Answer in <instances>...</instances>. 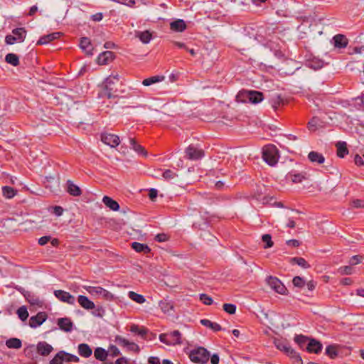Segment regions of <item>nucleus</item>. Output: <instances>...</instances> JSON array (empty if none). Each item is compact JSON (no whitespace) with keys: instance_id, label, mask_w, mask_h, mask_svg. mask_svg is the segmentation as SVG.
I'll use <instances>...</instances> for the list:
<instances>
[{"instance_id":"1","label":"nucleus","mask_w":364,"mask_h":364,"mask_svg":"<svg viewBox=\"0 0 364 364\" xmlns=\"http://www.w3.org/2000/svg\"><path fill=\"white\" fill-rule=\"evenodd\" d=\"M237 102H250L257 104L262 102L264 99L263 93L255 90H242L240 91L236 96Z\"/></svg>"},{"instance_id":"2","label":"nucleus","mask_w":364,"mask_h":364,"mask_svg":"<svg viewBox=\"0 0 364 364\" xmlns=\"http://www.w3.org/2000/svg\"><path fill=\"white\" fill-rule=\"evenodd\" d=\"M277 349L283 351L288 356L294 359L295 364H302L303 361L299 354L291 348L290 344L287 341L277 340L274 342Z\"/></svg>"},{"instance_id":"3","label":"nucleus","mask_w":364,"mask_h":364,"mask_svg":"<svg viewBox=\"0 0 364 364\" xmlns=\"http://www.w3.org/2000/svg\"><path fill=\"white\" fill-rule=\"evenodd\" d=\"M210 352L205 348L199 346L191 350L190 360L195 363L205 364L209 360Z\"/></svg>"},{"instance_id":"4","label":"nucleus","mask_w":364,"mask_h":364,"mask_svg":"<svg viewBox=\"0 0 364 364\" xmlns=\"http://www.w3.org/2000/svg\"><path fill=\"white\" fill-rule=\"evenodd\" d=\"M262 159L269 166H274L279 159L278 150L273 144H268L262 149Z\"/></svg>"},{"instance_id":"5","label":"nucleus","mask_w":364,"mask_h":364,"mask_svg":"<svg viewBox=\"0 0 364 364\" xmlns=\"http://www.w3.org/2000/svg\"><path fill=\"white\" fill-rule=\"evenodd\" d=\"M26 36L25 28H16L12 30V35H7L5 37V42L8 45H13L16 42H23Z\"/></svg>"},{"instance_id":"6","label":"nucleus","mask_w":364,"mask_h":364,"mask_svg":"<svg viewBox=\"0 0 364 364\" xmlns=\"http://www.w3.org/2000/svg\"><path fill=\"white\" fill-rule=\"evenodd\" d=\"M266 282L267 284L278 294H287V287L278 278L272 276H269L266 279Z\"/></svg>"},{"instance_id":"7","label":"nucleus","mask_w":364,"mask_h":364,"mask_svg":"<svg viewBox=\"0 0 364 364\" xmlns=\"http://www.w3.org/2000/svg\"><path fill=\"white\" fill-rule=\"evenodd\" d=\"M117 83L116 81L113 80V77H107L104 82L105 89L102 92V96H105L109 99L115 97V93L117 90L116 87Z\"/></svg>"},{"instance_id":"8","label":"nucleus","mask_w":364,"mask_h":364,"mask_svg":"<svg viewBox=\"0 0 364 364\" xmlns=\"http://www.w3.org/2000/svg\"><path fill=\"white\" fill-rule=\"evenodd\" d=\"M186 157L189 160L196 161L204 156V151L201 149L191 144L185 150Z\"/></svg>"},{"instance_id":"9","label":"nucleus","mask_w":364,"mask_h":364,"mask_svg":"<svg viewBox=\"0 0 364 364\" xmlns=\"http://www.w3.org/2000/svg\"><path fill=\"white\" fill-rule=\"evenodd\" d=\"M286 178L294 183H301L307 179V173L305 171L291 170L286 175Z\"/></svg>"},{"instance_id":"10","label":"nucleus","mask_w":364,"mask_h":364,"mask_svg":"<svg viewBox=\"0 0 364 364\" xmlns=\"http://www.w3.org/2000/svg\"><path fill=\"white\" fill-rule=\"evenodd\" d=\"M102 141L112 148L117 147L119 143V137L113 134L103 133L101 134Z\"/></svg>"},{"instance_id":"11","label":"nucleus","mask_w":364,"mask_h":364,"mask_svg":"<svg viewBox=\"0 0 364 364\" xmlns=\"http://www.w3.org/2000/svg\"><path fill=\"white\" fill-rule=\"evenodd\" d=\"M54 295L61 301L71 305L75 304V297L68 291L63 290H55L54 291Z\"/></svg>"},{"instance_id":"12","label":"nucleus","mask_w":364,"mask_h":364,"mask_svg":"<svg viewBox=\"0 0 364 364\" xmlns=\"http://www.w3.org/2000/svg\"><path fill=\"white\" fill-rule=\"evenodd\" d=\"M323 349L322 343L315 338H310L306 346V351L310 353L318 354Z\"/></svg>"},{"instance_id":"13","label":"nucleus","mask_w":364,"mask_h":364,"mask_svg":"<svg viewBox=\"0 0 364 364\" xmlns=\"http://www.w3.org/2000/svg\"><path fill=\"white\" fill-rule=\"evenodd\" d=\"M47 319L46 312H39L36 316H33L29 319L30 327L35 328L40 326Z\"/></svg>"},{"instance_id":"14","label":"nucleus","mask_w":364,"mask_h":364,"mask_svg":"<svg viewBox=\"0 0 364 364\" xmlns=\"http://www.w3.org/2000/svg\"><path fill=\"white\" fill-rule=\"evenodd\" d=\"M88 291L92 294L102 295V296L107 300H112L114 298L111 292L101 287H90Z\"/></svg>"},{"instance_id":"15","label":"nucleus","mask_w":364,"mask_h":364,"mask_svg":"<svg viewBox=\"0 0 364 364\" xmlns=\"http://www.w3.org/2000/svg\"><path fill=\"white\" fill-rule=\"evenodd\" d=\"M333 44L336 48H345L348 44V40L346 36L343 34H337L333 37Z\"/></svg>"},{"instance_id":"16","label":"nucleus","mask_w":364,"mask_h":364,"mask_svg":"<svg viewBox=\"0 0 364 364\" xmlns=\"http://www.w3.org/2000/svg\"><path fill=\"white\" fill-rule=\"evenodd\" d=\"M115 341L120 346L127 347L129 350H139V346L134 342H130L127 339L122 337L121 336H117Z\"/></svg>"},{"instance_id":"17","label":"nucleus","mask_w":364,"mask_h":364,"mask_svg":"<svg viewBox=\"0 0 364 364\" xmlns=\"http://www.w3.org/2000/svg\"><path fill=\"white\" fill-rule=\"evenodd\" d=\"M59 328L65 332H70L73 330V323L70 318L65 317L58 319Z\"/></svg>"},{"instance_id":"18","label":"nucleus","mask_w":364,"mask_h":364,"mask_svg":"<svg viewBox=\"0 0 364 364\" xmlns=\"http://www.w3.org/2000/svg\"><path fill=\"white\" fill-rule=\"evenodd\" d=\"M114 58V53L112 51H105L97 57V63L99 65H107Z\"/></svg>"},{"instance_id":"19","label":"nucleus","mask_w":364,"mask_h":364,"mask_svg":"<svg viewBox=\"0 0 364 364\" xmlns=\"http://www.w3.org/2000/svg\"><path fill=\"white\" fill-rule=\"evenodd\" d=\"M37 352L43 356L49 355L53 350L51 345L45 341H41L37 344Z\"/></svg>"},{"instance_id":"20","label":"nucleus","mask_w":364,"mask_h":364,"mask_svg":"<svg viewBox=\"0 0 364 364\" xmlns=\"http://www.w3.org/2000/svg\"><path fill=\"white\" fill-rule=\"evenodd\" d=\"M66 191L73 196H80L82 194L80 188L70 180L67 181Z\"/></svg>"},{"instance_id":"21","label":"nucleus","mask_w":364,"mask_h":364,"mask_svg":"<svg viewBox=\"0 0 364 364\" xmlns=\"http://www.w3.org/2000/svg\"><path fill=\"white\" fill-rule=\"evenodd\" d=\"M77 302L81 307L86 310L95 309V303L90 300L86 296L79 295L77 297Z\"/></svg>"},{"instance_id":"22","label":"nucleus","mask_w":364,"mask_h":364,"mask_svg":"<svg viewBox=\"0 0 364 364\" xmlns=\"http://www.w3.org/2000/svg\"><path fill=\"white\" fill-rule=\"evenodd\" d=\"M62 33L60 32H54L48 35H45L41 36L37 42V45H44L47 44L61 36Z\"/></svg>"},{"instance_id":"23","label":"nucleus","mask_w":364,"mask_h":364,"mask_svg":"<svg viewBox=\"0 0 364 364\" xmlns=\"http://www.w3.org/2000/svg\"><path fill=\"white\" fill-rule=\"evenodd\" d=\"M80 47L88 55H92V46L90 40L87 37H82L80 38Z\"/></svg>"},{"instance_id":"24","label":"nucleus","mask_w":364,"mask_h":364,"mask_svg":"<svg viewBox=\"0 0 364 364\" xmlns=\"http://www.w3.org/2000/svg\"><path fill=\"white\" fill-rule=\"evenodd\" d=\"M167 335L169 338V346L171 345H179L182 343L181 333L179 331L175 330L172 332L168 333Z\"/></svg>"},{"instance_id":"25","label":"nucleus","mask_w":364,"mask_h":364,"mask_svg":"<svg viewBox=\"0 0 364 364\" xmlns=\"http://www.w3.org/2000/svg\"><path fill=\"white\" fill-rule=\"evenodd\" d=\"M132 248L136 252L148 254L151 252V248L146 245L138 242H133L131 244Z\"/></svg>"},{"instance_id":"26","label":"nucleus","mask_w":364,"mask_h":364,"mask_svg":"<svg viewBox=\"0 0 364 364\" xmlns=\"http://www.w3.org/2000/svg\"><path fill=\"white\" fill-rule=\"evenodd\" d=\"M102 202L107 208L113 211L119 210L120 206L119 203L109 196H105L102 198Z\"/></svg>"},{"instance_id":"27","label":"nucleus","mask_w":364,"mask_h":364,"mask_svg":"<svg viewBox=\"0 0 364 364\" xmlns=\"http://www.w3.org/2000/svg\"><path fill=\"white\" fill-rule=\"evenodd\" d=\"M24 296L27 301L32 306H41L43 302L39 299L38 296L34 295L31 291H26V294H24Z\"/></svg>"},{"instance_id":"28","label":"nucleus","mask_w":364,"mask_h":364,"mask_svg":"<svg viewBox=\"0 0 364 364\" xmlns=\"http://www.w3.org/2000/svg\"><path fill=\"white\" fill-rule=\"evenodd\" d=\"M170 28L176 32H182L186 28V24L182 19H178L171 23Z\"/></svg>"},{"instance_id":"29","label":"nucleus","mask_w":364,"mask_h":364,"mask_svg":"<svg viewBox=\"0 0 364 364\" xmlns=\"http://www.w3.org/2000/svg\"><path fill=\"white\" fill-rule=\"evenodd\" d=\"M308 159L311 162L318 163L319 164H321L325 161L324 156L321 154L314 151H310L309 153Z\"/></svg>"},{"instance_id":"30","label":"nucleus","mask_w":364,"mask_h":364,"mask_svg":"<svg viewBox=\"0 0 364 364\" xmlns=\"http://www.w3.org/2000/svg\"><path fill=\"white\" fill-rule=\"evenodd\" d=\"M309 340V338L308 336L301 334L296 335L294 338V342L299 346L300 348L306 350Z\"/></svg>"},{"instance_id":"31","label":"nucleus","mask_w":364,"mask_h":364,"mask_svg":"<svg viewBox=\"0 0 364 364\" xmlns=\"http://www.w3.org/2000/svg\"><path fill=\"white\" fill-rule=\"evenodd\" d=\"M78 353L82 357L89 358L92 355V350L87 344L80 343L78 345Z\"/></svg>"},{"instance_id":"32","label":"nucleus","mask_w":364,"mask_h":364,"mask_svg":"<svg viewBox=\"0 0 364 364\" xmlns=\"http://www.w3.org/2000/svg\"><path fill=\"white\" fill-rule=\"evenodd\" d=\"M336 146L337 148V156L338 157L343 158L348 154L347 144L345 141H338Z\"/></svg>"},{"instance_id":"33","label":"nucleus","mask_w":364,"mask_h":364,"mask_svg":"<svg viewBox=\"0 0 364 364\" xmlns=\"http://www.w3.org/2000/svg\"><path fill=\"white\" fill-rule=\"evenodd\" d=\"M200 322L203 326L211 328L213 331L216 332L223 330L221 326L219 323L212 322L208 319H201Z\"/></svg>"},{"instance_id":"34","label":"nucleus","mask_w":364,"mask_h":364,"mask_svg":"<svg viewBox=\"0 0 364 364\" xmlns=\"http://www.w3.org/2000/svg\"><path fill=\"white\" fill-rule=\"evenodd\" d=\"M129 144L130 147L133 149L138 154H142L143 156H146L147 152L144 149L143 146H141L140 144H138V143L136 141V140L133 138H129Z\"/></svg>"},{"instance_id":"35","label":"nucleus","mask_w":364,"mask_h":364,"mask_svg":"<svg viewBox=\"0 0 364 364\" xmlns=\"http://www.w3.org/2000/svg\"><path fill=\"white\" fill-rule=\"evenodd\" d=\"M306 63L307 64V65L309 68H313L314 70H318V69L321 68L324 64L323 60H321L317 58H315V57L311 59L308 60Z\"/></svg>"},{"instance_id":"36","label":"nucleus","mask_w":364,"mask_h":364,"mask_svg":"<svg viewBox=\"0 0 364 364\" xmlns=\"http://www.w3.org/2000/svg\"><path fill=\"white\" fill-rule=\"evenodd\" d=\"M136 37L139 38L143 43H148L152 38V35L149 31H137L135 34Z\"/></svg>"},{"instance_id":"37","label":"nucleus","mask_w":364,"mask_h":364,"mask_svg":"<svg viewBox=\"0 0 364 364\" xmlns=\"http://www.w3.org/2000/svg\"><path fill=\"white\" fill-rule=\"evenodd\" d=\"M6 345L9 348L19 349L22 346V342L19 338H11L6 341Z\"/></svg>"},{"instance_id":"38","label":"nucleus","mask_w":364,"mask_h":364,"mask_svg":"<svg viewBox=\"0 0 364 364\" xmlns=\"http://www.w3.org/2000/svg\"><path fill=\"white\" fill-rule=\"evenodd\" d=\"M94 355L97 360L105 361L107 359L108 353L105 349L98 347L95 350Z\"/></svg>"},{"instance_id":"39","label":"nucleus","mask_w":364,"mask_h":364,"mask_svg":"<svg viewBox=\"0 0 364 364\" xmlns=\"http://www.w3.org/2000/svg\"><path fill=\"white\" fill-rule=\"evenodd\" d=\"M289 262L291 264H296L304 269H309L310 267L309 263L303 257H291Z\"/></svg>"},{"instance_id":"40","label":"nucleus","mask_w":364,"mask_h":364,"mask_svg":"<svg viewBox=\"0 0 364 364\" xmlns=\"http://www.w3.org/2000/svg\"><path fill=\"white\" fill-rule=\"evenodd\" d=\"M164 76H160V75L152 76L149 78L144 79L142 81V85L144 86H150L154 83L161 82L162 80H164Z\"/></svg>"},{"instance_id":"41","label":"nucleus","mask_w":364,"mask_h":364,"mask_svg":"<svg viewBox=\"0 0 364 364\" xmlns=\"http://www.w3.org/2000/svg\"><path fill=\"white\" fill-rule=\"evenodd\" d=\"M5 60L7 63L13 66H17L19 64V58L15 53H8L5 57Z\"/></svg>"},{"instance_id":"42","label":"nucleus","mask_w":364,"mask_h":364,"mask_svg":"<svg viewBox=\"0 0 364 364\" xmlns=\"http://www.w3.org/2000/svg\"><path fill=\"white\" fill-rule=\"evenodd\" d=\"M3 196L6 198H12L15 196L17 191L14 188L8 186L2 187Z\"/></svg>"},{"instance_id":"43","label":"nucleus","mask_w":364,"mask_h":364,"mask_svg":"<svg viewBox=\"0 0 364 364\" xmlns=\"http://www.w3.org/2000/svg\"><path fill=\"white\" fill-rule=\"evenodd\" d=\"M159 307L164 313H168L173 309V304L171 301L164 300L159 302Z\"/></svg>"},{"instance_id":"44","label":"nucleus","mask_w":364,"mask_h":364,"mask_svg":"<svg viewBox=\"0 0 364 364\" xmlns=\"http://www.w3.org/2000/svg\"><path fill=\"white\" fill-rule=\"evenodd\" d=\"M129 297L135 302L138 304H143L145 302L146 299L144 296L141 294H139L134 291H129L128 293Z\"/></svg>"},{"instance_id":"45","label":"nucleus","mask_w":364,"mask_h":364,"mask_svg":"<svg viewBox=\"0 0 364 364\" xmlns=\"http://www.w3.org/2000/svg\"><path fill=\"white\" fill-rule=\"evenodd\" d=\"M321 121L318 117H314L308 122V128L309 130H316L318 127L321 126Z\"/></svg>"},{"instance_id":"46","label":"nucleus","mask_w":364,"mask_h":364,"mask_svg":"<svg viewBox=\"0 0 364 364\" xmlns=\"http://www.w3.org/2000/svg\"><path fill=\"white\" fill-rule=\"evenodd\" d=\"M16 314L18 318L23 321H25L28 317V312L27 311V308L25 306L19 307L16 311Z\"/></svg>"},{"instance_id":"47","label":"nucleus","mask_w":364,"mask_h":364,"mask_svg":"<svg viewBox=\"0 0 364 364\" xmlns=\"http://www.w3.org/2000/svg\"><path fill=\"white\" fill-rule=\"evenodd\" d=\"M271 104L274 109L277 110L280 105L284 104V100L280 95H277L271 99Z\"/></svg>"},{"instance_id":"48","label":"nucleus","mask_w":364,"mask_h":364,"mask_svg":"<svg viewBox=\"0 0 364 364\" xmlns=\"http://www.w3.org/2000/svg\"><path fill=\"white\" fill-rule=\"evenodd\" d=\"M326 354L331 358L334 359L338 355V351L336 346L330 345L326 348Z\"/></svg>"},{"instance_id":"49","label":"nucleus","mask_w":364,"mask_h":364,"mask_svg":"<svg viewBox=\"0 0 364 364\" xmlns=\"http://www.w3.org/2000/svg\"><path fill=\"white\" fill-rule=\"evenodd\" d=\"M262 240L263 242L265 243L264 245V248L267 249L270 248L273 246L274 242L272 240V236L269 234H264L262 236Z\"/></svg>"},{"instance_id":"50","label":"nucleus","mask_w":364,"mask_h":364,"mask_svg":"<svg viewBox=\"0 0 364 364\" xmlns=\"http://www.w3.org/2000/svg\"><path fill=\"white\" fill-rule=\"evenodd\" d=\"M92 314L94 316L102 318L104 315L105 314V309L101 306H95V309H92Z\"/></svg>"},{"instance_id":"51","label":"nucleus","mask_w":364,"mask_h":364,"mask_svg":"<svg viewBox=\"0 0 364 364\" xmlns=\"http://www.w3.org/2000/svg\"><path fill=\"white\" fill-rule=\"evenodd\" d=\"M65 353V351L61 350L58 352L55 357L50 360V364H63V361H64V358H63L62 355Z\"/></svg>"},{"instance_id":"52","label":"nucleus","mask_w":364,"mask_h":364,"mask_svg":"<svg viewBox=\"0 0 364 364\" xmlns=\"http://www.w3.org/2000/svg\"><path fill=\"white\" fill-rule=\"evenodd\" d=\"M292 283L294 287L298 288H302L306 284L305 280L302 277L299 276H296L293 278Z\"/></svg>"},{"instance_id":"53","label":"nucleus","mask_w":364,"mask_h":364,"mask_svg":"<svg viewBox=\"0 0 364 364\" xmlns=\"http://www.w3.org/2000/svg\"><path fill=\"white\" fill-rule=\"evenodd\" d=\"M63 358H64V360L66 362H79V358L75 355L68 353L65 352V353H63L62 355Z\"/></svg>"},{"instance_id":"54","label":"nucleus","mask_w":364,"mask_h":364,"mask_svg":"<svg viewBox=\"0 0 364 364\" xmlns=\"http://www.w3.org/2000/svg\"><path fill=\"white\" fill-rule=\"evenodd\" d=\"M223 310L229 314H235L236 311V306L232 304H224Z\"/></svg>"},{"instance_id":"55","label":"nucleus","mask_w":364,"mask_h":364,"mask_svg":"<svg viewBox=\"0 0 364 364\" xmlns=\"http://www.w3.org/2000/svg\"><path fill=\"white\" fill-rule=\"evenodd\" d=\"M199 298L205 305H211L213 303V299L206 294H200Z\"/></svg>"},{"instance_id":"56","label":"nucleus","mask_w":364,"mask_h":364,"mask_svg":"<svg viewBox=\"0 0 364 364\" xmlns=\"http://www.w3.org/2000/svg\"><path fill=\"white\" fill-rule=\"evenodd\" d=\"M162 176L166 180H171L176 178L177 176V174L176 172L170 169H166L164 171Z\"/></svg>"},{"instance_id":"57","label":"nucleus","mask_w":364,"mask_h":364,"mask_svg":"<svg viewBox=\"0 0 364 364\" xmlns=\"http://www.w3.org/2000/svg\"><path fill=\"white\" fill-rule=\"evenodd\" d=\"M155 240L159 242H163L168 240V236L165 233H159L155 236Z\"/></svg>"},{"instance_id":"58","label":"nucleus","mask_w":364,"mask_h":364,"mask_svg":"<svg viewBox=\"0 0 364 364\" xmlns=\"http://www.w3.org/2000/svg\"><path fill=\"white\" fill-rule=\"evenodd\" d=\"M351 205L353 208H364V200L355 199L351 202Z\"/></svg>"},{"instance_id":"59","label":"nucleus","mask_w":364,"mask_h":364,"mask_svg":"<svg viewBox=\"0 0 364 364\" xmlns=\"http://www.w3.org/2000/svg\"><path fill=\"white\" fill-rule=\"evenodd\" d=\"M340 272L343 274H352V267L350 266H345L340 268Z\"/></svg>"},{"instance_id":"60","label":"nucleus","mask_w":364,"mask_h":364,"mask_svg":"<svg viewBox=\"0 0 364 364\" xmlns=\"http://www.w3.org/2000/svg\"><path fill=\"white\" fill-rule=\"evenodd\" d=\"M53 213L56 215V216H60L63 215V208L61 207V206H54L53 208Z\"/></svg>"},{"instance_id":"61","label":"nucleus","mask_w":364,"mask_h":364,"mask_svg":"<svg viewBox=\"0 0 364 364\" xmlns=\"http://www.w3.org/2000/svg\"><path fill=\"white\" fill-rule=\"evenodd\" d=\"M51 239L50 236H43L38 240V244L40 245H45Z\"/></svg>"},{"instance_id":"62","label":"nucleus","mask_w":364,"mask_h":364,"mask_svg":"<svg viewBox=\"0 0 364 364\" xmlns=\"http://www.w3.org/2000/svg\"><path fill=\"white\" fill-rule=\"evenodd\" d=\"M159 340L162 342L166 343V345H169V338L167 333H162L159 336Z\"/></svg>"},{"instance_id":"63","label":"nucleus","mask_w":364,"mask_h":364,"mask_svg":"<svg viewBox=\"0 0 364 364\" xmlns=\"http://www.w3.org/2000/svg\"><path fill=\"white\" fill-rule=\"evenodd\" d=\"M354 161H355V164L358 166H363L364 164L362 157L358 154H356L355 156Z\"/></svg>"},{"instance_id":"64","label":"nucleus","mask_w":364,"mask_h":364,"mask_svg":"<svg viewBox=\"0 0 364 364\" xmlns=\"http://www.w3.org/2000/svg\"><path fill=\"white\" fill-rule=\"evenodd\" d=\"M148 363L149 364H161L159 358L154 356L149 358Z\"/></svg>"}]
</instances>
